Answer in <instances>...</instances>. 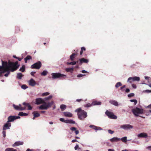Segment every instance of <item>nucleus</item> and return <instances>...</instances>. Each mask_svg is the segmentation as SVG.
<instances>
[{
	"mask_svg": "<svg viewBox=\"0 0 151 151\" xmlns=\"http://www.w3.org/2000/svg\"><path fill=\"white\" fill-rule=\"evenodd\" d=\"M2 66H0V71H5L7 73L4 75V76L7 77L10 73V72H13L17 70L19 68V65L18 64V61L12 62L9 61L8 63L6 61H4L2 60Z\"/></svg>",
	"mask_w": 151,
	"mask_h": 151,
	"instance_id": "1",
	"label": "nucleus"
},
{
	"mask_svg": "<svg viewBox=\"0 0 151 151\" xmlns=\"http://www.w3.org/2000/svg\"><path fill=\"white\" fill-rule=\"evenodd\" d=\"M76 111L77 112L78 118L81 120H84V119L87 116V112L84 110H82L81 108L76 110Z\"/></svg>",
	"mask_w": 151,
	"mask_h": 151,
	"instance_id": "2",
	"label": "nucleus"
},
{
	"mask_svg": "<svg viewBox=\"0 0 151 151\" xmlns=\"http://www.w3.org/2000/svg\"><path fill=\"white\" fill-rule=\"evenodd\" d=\"M53 103L54 102L52 101L50 102H48L46 104H43L39 107V108L40 110H47L49 108L51 107Z\"/></svg>",
	"mask_w": 151,
	"mask_h": 151,
	"instance_id": "3",
	"label": "nucleus"
},
{
	"mask_svg": "<svg viewBox=\"0 0 151 151\" xmlns=\"http://www.w3.org/2000/svg\"><path fill=\"white\" fill-rule=\"evenodd\" d=\"M52 78L54 79L56 78L63 79L66 77V76L63 74H61L60 73H53L51 74Z\"/></svg>",
	"mask_w": 151,
	"mask_h": 151,
	"instance_id": "4",
	"label": "nucleus"
},
{
	"mask_svg": "<svg viewBox=\"0 0 151 151\" xmlns=\"http://www.w3.org/2000/svg\"><path fill=\"white\" fill-rule=\"evenodd\" d=\"M132 111L135 116H138V114H142L143 113V110L142 109L136 107L135 108L132 109Z\"/></svg>",
	"mask_w": 151,
	"mask_h": 151,
	"instance_id": "5",
	"label": "nucleus"
},
{
	"mask_svg": "<svg viewBox=\"0 0 151 151\" xmlns=\"http://www.w3.org/2000/svg\"><path fill=\"white\" fill-rule=\"evenodd\" d=\"M42 63L41 62L38 61L37 62L35 63L31 66L32 69H39L42 66Z\"/></svg>",
	"mask_w": 151,
	"mask_h": 151,
	"instance_id": "6",
	"label": "nucleus"
},
{
	"mask_svg": "<svg viewBox=\"0 0 151 151\" xmlns=\"http://www.w3.org/2000/svg\"><path fill=\"white\" fill-rule=\"evenodd\" d=\"M105 114L110 119H116L117 118L116 116L115 115L113 112L109 111L107 110L106 111Z\"/></svg>",
	"mask_w": 151,
	"mask_h": 151,
	"instance_id": "7",
	"label": "nucleus"
},
{
	"mask_svg": "<svg viewBox=\"0 0 151 151\" xmlns=\"http://www.w3.org/2000/svg\"><path fill=\"white\" fill-rule=\"evenodd\" d=\"M101 104V102L100 101H94L92 102L91 104L90 103H88L84 105V106L86 107H91L92 105H100Z\"/></svg>",
	"mask_w": 151,
	"mask_h": 151,
	"instance_id": "8",
	"label": "nucleus"
},
{
	"mask_svg": "<svg viewBox=\"0 0 151 151\" xmlns=\"http://www.w3.org/2000/svg\"><path fill=\"white\" fill-rule=\"evenodd\" d=\"M20 118L19 116H10L8 118V122H13L15 120Z\"/></svg>",
	"mask_w": 151,
	"mask_h": 151,
	"instance_id": "9",
	"label": "nucleus"
},
{
	"mask_svg": "<svg viewBox=\"0 0 151 151\" xmlns=\"http://www.w3.org/2000/svg\"><path fill=\"white\" fill-rule=\"evenodd\" d=\"M13 106L14 109L17 110L22 111L26 109L25 107H22L20 104L19 106L16 105L14 104H13Z\"/></svg>",
	"mask_w": 151,
	"mask_h": 151,
	"instance_id": "10",
	"label": "nucleus"
},
{
	"mask_svg": "<svg viewBox=\"0 0 151 151\" xmlns=\"http://www.w3.org/2000/svg\"><path fill=\"white\" fill-rule=\"evenodd\" d=\"M35 104L37 105H39L42 104H46L45 101L44 100L41 98H37L35 100Z\"/></svg>",
	"mask_w": 151,
	"mask_h": 151,
	"instance_id": "11",
	"label": "nucleus"
},
{
	"mask_svg": "<svg viewBox=\"0 0 151 151\" xmlns=\"http://www.w3.org/2000/svg\"><path fill=\"white\" fill-rule=\"evenodd\" d=\"M11 126V124L7 122L4 125L3 128V130H6L10 129Z\"/></svg>",
	"mask_w": 151,
	"mask_h": 151,
	"instance_id": "12",
	"label": "nucleus"
},
{
	"mask_svg": "<svg viewBox=\"0 0 151 151\" xmlns=\"http://www.w3.org/2000/svg\"><path fill=\"white\" fill-rule=\"evenodd\" d=\"M120 127L124 129L127 130L132 128L133 127L130 124H124L121 125Z\"/></svg>",
	"mask_w": 151,
	"mask_h": 151,
	"instance_id": "13",
	"label": "nucleus"
},
{
	"mask_svg": "<svg viewBox=\"0 0 151 151\" xmlns=\"http://www.w3.org/2000/svg\"><path fill=\"white\" fill-rule=\"evenodd\" d=\"M78 61L79 64L80 65H81L83 63H87L88 62V60L84 58H82L80 59Z\"/></svg>",
	"mask_w": 151,
	"mask_h": 151,
	"instance_id": "14",
	"label": "nucleus"
},
{
	"mask_svg": "<svg viewBox=\"0 0 151 151\" xmlns=\"http://www.w3.org/2000/svg\"><path fill=\"white\" fill-rule=\"evenodd\" d=\"M29 85L32 86H34L36 84L35 81L32 78H31L29 81Z\"/></svg>",
	"mask_w": 151,
	"mask_h": 151,
	"instance_id": "15",
	"label": "nucleus"
},
{
	"mask_svg": "<svg viewBox=\"0 0 151 151\" xmlns=\"http://www.w3.org/2000/svg\"><path fill=\"white\" fill-rule=\"evenodd\" d=\"M138 137H139L147 138L148 137V135L146 133L142 132L138 134Z\"/></svg>",
	"mask_w": 151,
	"mask_h": 151,
	"instance_id": "16",
	"label": "nucleus"
},
{
	"mask_svg": "<svg viewBox=\"0 0 151 151\" xmlns=\"http://www.w3.org/2000/svg\"><path fill=\"white\" fill-rule=\"evenodd\" d=\"M89 127L92 128L93 129H94L96 131L97 130H101L102 129V128H101L100 127H98L93 125H91L89 126Z\"/></svg>",
	"mask_w": 151,
	"mask_h": 151,
	"instance_id": "17",
	"label": "nucleus"
},
{
	"mask_svg": "<svg viewBox=\"0 0 151 151\" xmlns=\"http://www.w3.org/2000/svg\"><path fill=\"white\" fill-rule=\"evenodd\" d=\"M32 114L34 116V117L33 118V119L34 120L35 119L36 117H38L40 116V114L37 111H34L32 112Z\"/></svg>",
	"mask_w": 151,
	"mask_h": 151,
	"instance_id": "18",
	"label": "nucleus"
},
{
	"mask_svg": "<svg viewBox=\"0 0 151 151\" xmlns=\"http://www.w3.org/2000/svg\"><path fill=\"white\" fill-rule=\"evenodd\" d=\"M109 102L111 104L115 106H118L119 105L118 102L115 100H110L109 101Z\"/></svg>",
	"mask_w": 151,
	"mask_h": 151,
	"instance_id": "19",
	"label": "nucleus"
},
{
	"mask_svg": "<svg viewBox=\"0 0 151 151\" xmlns=\"http://www.w3.org/2000/svg\"><path fill=\"white\" fill-rule=\"evenodd\" d=\"M120 140V138L116 137H114L110 139V141L111 142H117Z\"/></svg>",
	"mask_w": 151,
	"mask_h": 151,
	"instance_id": "20",
	"label": "nucleus"
},
{
	"mask_svg": "<svg viewBox=\"0 0 151 151\" xmlns=\"http://www.w3.org/2000/svg\"><path fill=\"white\" fill-rule=\"evenodd\" d=\"M63 114L66 117H71L72 116V114L69 112H64Z\"/></svg>",
	"mask_w": 151,
	"mask_h": 151,
	"instance_id": "21",
	"label": "nucleus"
},
{
	"mask_svg": "<svg viewBox=\"0 0 151 151\" xmlns=\"http://www.w3.org/2000/svg\"><path fill=\"white\" fill-rule=\"evenodd\" d=\"M23 144V142H16L13 145V147H14L16 146H19V145H22Z\"/></svg>",
	"mask_w": 151,
	"mask_h": 151,
	"instance_id": "22",
	"label": "nucleus"
},
{
	"mask_svg": "<svg viewBox=\"0 0 151 151\" xmlns=\"http://www.w3.org/2000/svg\"><path fill=\"white\" fill-rule=\"evenodd\" d=\"M76 129V128L75 127H72L70 128V129L71 131H75V133L76 135L78 134L79 133V131L78 130H77Z\"/></svg>",
	"mask_w": 151,
	"mask_h": 151,
	"instance_id": "23",
	"label": "nucleus"
},
{
	"mask_svg": "<svg viewBox=\"0 0 151 151\" xmlns=\"http://www.w3.org/2000/svg\"><path fill=\"white\" fill-rule=\"evenodd\" d=\"M130 79H133L134 81H139L140 80V78L139 77L135 76L133 77H130L129 80Z\"/></svg>",
	"mask_w": 151,
	"mask_h": 151,
	"instance_id": "24",
	"label": "nucleus"
},
{
	"mask_svg": "<svg viewBox=\"0 0 151 151\" xmlns=\"http://www.w3.org/2000/svg\"><path fill=\"white\" fill-rule=\"evenodd\" d=\"M24 75L21 73H18L17 74V78L19 79H22Z\"/></svg>",
	"mask_w": 151,
	"mask_h": 151,
	"instance_id": "25",
	"label": "nucleus"
},
{
	"mask_svg": "<svg viewBox=\"0 0 151 151\" xmlns=\"http://www.w3.org/2000/svg\"><path fill=\"white\" fill-rule=\"evenodd\" d=\"M79 62V61L78 60L77 61H73L71 62H67V64L68 65H75L76 64V63H78Z\"/></svg>",
	"mask_w": 151,
	"mask_h": 151,
	"instance_id": "26",
	"label": "nucleus"
},
{
	"mask_svg": "<svg viewBox=\"0 0 151 151\" xmlns=\"http://www.w3.org/2000/svg\"><path fill=\"white\" fill-rule=\"evenodd\" d=\"M32 59V58L31 56L28 55L24 59L25 62L27 63V61L29 60H31Z\"/></svg>",
	"mask_w": 151,
	"mask_h": 151,
	"instance_id": "27",
	"label": "nucleus"
},
{
	"mask_svg": "<svg viewBox=\"0 0 151 151\" xmlns=\"http://www.w3.org/2000/svg\"><path fill=\"white\" fill-rule=\"evenodd\" d=\"M66 105L64 104H62L60 106V108L62 111H63L66 109Z\"/></svg>",
	"mask_w": 151,
	"mask_h": 151,
	"instance_id": "28",
	"label": "nucleus"
},
{
	"mask_svg": "<svg viewBox=\"0 0 151 151\" xmlns=\"http://www.w3.org/2000/svg\"><path fill=\"white\" fill-rule=\"evenodd\" d=\"M77 55V54L75 53H73L70 56V58L72 61H73L75 57V56Z\"/></svg>",
	"mask_w": 151,
	"mask_h": 151,
	"instance_id": "29",
	"label": "nucleus"
},
{
	"mask_svg": "<svg viewBox=\"0 0 151 151\" xmlns=\"http://www.w3.org/2000/svg\"><path fill=\"white\" fill-rule=\"evenodd\" d=\"M5 151H17V150L12 148H8L6 149Z\"/></svg>",
	"mask_w": 151,
	"mask_h": 151,
	"instance_id": "30",
	"label": "nucleus"
},
{
	"mask_svg": "<svg viewBox=\"0 0 151 151\" xmlns=\"http://www.w3.org/2000/svg\"><path fill=\"white\" fill-rule=\"evenodd\" d=\"M28 115V114L23 113L22 112H20L18 114V115L20 116H26Z\"/></svg>",
	"mask_w": 151,
	"mask_h": 151,
	"instance_id": "31",
	"label": "nucleus"
},
{
	"mask_svg": "<svg viewBox=\"0 0 151 151\" xmlns=\"http://www.w3.org/2000/svg\"><path fill=\"white\" fill-rule=\"evenodd\" d=\"M73 70V68H67L65 69V71L67 72H70L71 73H72Z\"/></svg>",
	"mask_w": 151,
	"mask_h": 151,
	"instance_id": "32",
	"label": "nucleus"
},
{
	"mask_svg": "<svg viewBox=\"0 0 151 151\" xmlns=\"http://www.w3.org/2000/svg\"><path fill=\"white\" fill-rule=\"evenodd\" d=\"M75 122L71 120H67L66 123L75 124Z\"/></svg>",
	"mask_w": 151,
	"mask_h": 151,
	"instance_id": "33",
	"label": "nucleus"
},
{
	"mask_svg": "<svg viewBox=\"0 0 151 151\" xmlns=\"http://www.w3.org/2000/svg\"><path fill=\"white\" fill-rule=\"evenodd\" d=\"M120 140H121L122 142L125 143L127 141V137H125L121 139L120 138Z\"/></svg>",
	"mask_w": 151,
	"mask_h": 151,
	"instance_id": "34",
	"label": "nucleus"
},
{
	"mask_svg": "<svg viewBox=\"0 0 151 151\" xmlns=\"http://www.w3.org/2000/svg\"><path fill=\"white\" fill-rule=\"evenodd\" d=\"M19 70L22 72H24L25 70V66L24 65H22V67L20 68Z\"/></svg>",
	"mask_w": 151,
	"mask_h": 151,
	"instance_id": "35",
	"label": "nucleus"
},
{
	"mask_svg": "<svg viewBox=\"0 0 151 151\" xmlns=\"http://www.w3.org/2000/svg\"><path fill=\"white\" fill-rule=\"evenodd\" d=\"M122 85V84L120 82H117L116 84L115 87L116 88H117L119 86H120Z\"/></svg>",
	"mask_w": 151,
	"mask_h": 151,
	"instance_id": "36",
	"label": "nucleus"
},
{
	"mask_svg": "<svg viewBox=\"0 0 151 151\" xmlns=\"http://www.w3.org/2000/svg\"><path fill=\"white\" fill-rule=\"evenodd\" d=\"M86 50V48L84 47H82L81 48V50L80 52V55H82L83 53V51Z\"/></svg>",
	"mask_w": 151,
	"mask_h": 151,
	"instance_id": "37",
	"label": "nucleus"
},
{
	"mask_svg": "<svg viewBox=\"0 0 151 151\" xmlns=\"http://www.w3.org/2000/svg\"><path fill=\"white\" fill-rule=\"evenodd\" d=\"M47 71L44 70L41 73V75L42 76H45L47 74Z\"/></svg>",
	"mask_w": 151,
	"mask_h": 151,
	"instance_id": "38",
	"label": "nucleus"
},
{
	"mask_svg": "<svg viewBox=\"0 0 151 151\" xmlns=\"http://www.w3.org/2000/svg\"><path fill=\"white\" fill-rule=\"evenodd\" d=\"M52 97V96L51 95L50 96H49L46 97L45 98V100L46 101L50 99Z\"/></svg>",
	"mask_w": 151,
	"mask_h": 151,
	"instance_id": "39",
	"label": "nucleus"
},
{
	"mask_svg": "<svg viewBox=\"0 0 151 151\" xmlns=\"http://www.w3.org/2000/svg\"><path fill=\"white\" fill-rule=\"evenodd\" d=\"M130 101L132 102H134V105H136L137 103V101L136 99H132L130 100Z\"/></svg>",
	"mask_w": 151,
	"mask_h": 151,
	"instance_id": "40",
	"label": "nucleus"
},
{
	"mask_svg": "<svg viewBox=\"0 0 151 151\" xmlns=\"http://www.w3.org/2000/svg\"><path fill=\"white\" fill-rule=\"evenodd\" d=\"M59 120L61 122H63L65 123H66L67 120H65L63 118H60Z\"/></svg>",
	"mask_w": 151,
	"mask_h": 151,
	"instance_id": "41",
	"label": "nucleus"
},
{
	"mask_svg": "<svg viewBox=\"0 0 151 151\" xmlns=\"http://www.w3.org/2000/svg\"><path fill=\"white\" fill-rule=\"evenodd\" d=\"M6 132L5 131V130H3V131L2 132V134H3V137L4 138L6 136Z\"/></svg>",
	"mask_w": 151,
	"mask_h": 151,
	"instance_id": "42",
	"label": "nucleus"
},
{
	"mask_svg": "<svg viewBox=\"0 0 151 151\" xmlns=\"http://www.w3.org/2000/svg\"><path fill=\"white\" fill-rule=\"evenodd\" d=\"M134 94L133 93H130L128 95V97H132L134 96Z\"/></svg>",
	"mask_w": 151,
	"mask_h": 151,
	"instance_id": "43",
	"label": "nucleus"
},
{
	"mask_svg": "<svg viewBox=\"0 0 151 151\" xmlns=\"http://www.w3.org/2000/svg\"><path fill=\"white\" fill-rule=\"evenodd\" d=\"M49 94L50 93L49 92H47L43 93L42 94V95L43 96H46L49 95Z\"/></svg>",
	"mask_w": 151,
	"mask_h": 151,
	"instance_id": "44",
	"label": "nucleus"
},
{
	"mask_svg": "<svg viewBox=\"0 0 151 151\" xmlns=\"http://www.w3.org/2000/svg\"><path fill=\"white\" fill-rule=\"evenodd\" d=\"M22 88L23 89H25L27 88V87L26 85H23L22 86Z\"/></svg>",
	"mask_w": 151,
	"mask_h": 151,
	"instance_id": "45",
	"label": "nucleus"
},
{
	"mask_svg": "<svg viewBox=\"0 0 151 151\" xmlns=\"http://www.w3.org/2000/svg\"><path fill=\"white\" fill-rule=\"evenodd\" d=\"M108 132L109 133H110L111 134H112L114 132V131H112L110 129L108 130Z\"/></svg>",
	"mask_w": 151,
	"mask_h": 151,
	"instance_id": "46",
	"label": "nucleus"
},
{
	"mask_svg": "<svg viewBox=\"0 0 151 151\" xmlns=\"http://www.w3.org/2000/svg\"><path fill=\"white\" fill-rule=\"evenodd\" d=\"M130 78V77H129L128 79V80H127V81L128 82H129V83H132V82L134 81H133V79H130V80H129V79Z\"/></svg>",
	"mask_w": 151,
	"mask_h": 151,
	"instance_id": "47",
	"label": "nucleus"
},
{
	"mask_svg": "<svg viewBox=\"0 0 151 151\" xmlns=\"http://www.w3.org/2000/svg\"><path fill=\"white\" fill-rule=\"evenodd\" d=\"M27 106L28 107V109L31 110L32 109V107L29 104Z\"/></svg>",
	"mask_w": 151,
	"mask_h": 151,
	"instance_id": "48",
	"label": "nucleus"
},
{
	"mask_svg": "<svg viewBox=\"0 0 151 151\" xmlns=\"http://www.w3.org/2000/svg\"><path fill=\"white\" fill-rule=\"evenodd\" d=\"M23 104L24 105L27 106L29 104L25 102H24L23 103Z\"/></svg>",
	"mask_w": 151,
	"mask_h": 151,
	"instance_id": "49",
	"label": "nucleus"
},
{
	"mask_svg": "<svg viewBox=\"0 0 151 151\" xmlns=\"http://www.w3.org/2000/svg\"><path fill=\"white\" fill-rule=\"evenodd\" d=\"M7 71V70H5L4 71H0V77L2 75V74L3 73H4L5 72V71Z\"/></svg>",
	"mask_w": 151,
	"mask_h": 151,
	"instance_id": "50",
	"label": "nucleus"
},
{
	"mask_svg": "<svg viewBox=\"0 0 151 151\" xmlns=\"http://www.w3.org/2000/svg\"><path fill=\"white\" fill-rule=\"evenodd\" d=\"M84 75H84L80 74L78 75H77V76L78 77H83V76H84Z\"/></svg>",
	"mask_w": 151,
	"mask_h": 151,
	"instance_id": "51",
	"label": "nucleus"
},
{
	"mask_svg": "<svg viewBox=\"0 0 151 151\" xmlns=\"http://www.w3.org/2000/svg\"><path fill=\"white\" fill-rule=\"evenodd\" d=\"M126 87V86L125 85H124L123 86L121 87V88H120V89L122 90V91H123L124 90H123V89L125 88Z\"/></svg>",
	"mask_w": 151,
	"mask_h": 151,
	"instance_id": "52",
	"label": "nucleus"
},
{
	"mask_svg": "<svg viewBox=\"0 0 151 151\" xmlns=\"http://www.w3.org/2000/svg\"><path fill=\"white\" fill-rule=\"evenodd\" d=\"M36 73V72H32L31 73H30V74L32 76H34L35 73Z\"/></svg>",
	"mask_w": 151,
	"mask_h": 151,
	"instance_id": "53",
	"label": "nucleus"
},
{
	"mask_svg": "<svg viewBox=\"0 0 151 151\" xmlns=\"http://www.w3.org/2000/svg\"><path fill=\"white\" fill-rule=\"evenodd\" d=\"M132 86L133 88H136V86L135 84H132Z\"/></svg>",
	"mask_w": 151,
	"mask_h": 151,
	"instance_id": "54",
	"label": "nucleus"
},
{
	"mask_svg": "<svg viewBox=\"0 0 151 151\" xmlns=\"http://www.w3.org/2000/svg\"><path fill=\"white\" fill-rule=\"evenodd\" d=\"M79 146L78 145H76L75 147L74 148L75 150H76L78 148Z\"/></svg>",
	"mask_w": 151,
	"mask_h": 151,
	"instance_id": "55",
	"label": "nucleus"
},
{
	"mask_svg": "<svg viewBox=\"0 0 151 151\" xmlns=\"http://www.w3.org/2000/svg\"><path fill=\"white\" fill-rule=\"evenodd\" d=\"M129 91H130V90L129 88H127L126 89L125 92L126 93H129Z\"/></svg>",
	"mask_w": 151,
	"mask_h": 151,
	"instance_id": "56",
	"label": "nucleus"
},
{
	"mask_svg": "<svg viewBox=\"0 0 151 151\" xmlns=\"http://www.w3.org/2000/svg\"><path fill=\"white\" fill-rule=\"evenodd\" d=\"M145 92L149 93L151 92V90H147L145 91Z\"/></svg>",
	"mask_w": 151,
	"mask_h": 151,
	"instance_id": "57",
	"label": "nucleus"
},
{
	"mask_svg": "<svg viewBox=\"0 0 151 151\" xmlns=\"http://www.w3.org/2000/svg\"><path fill=\"white\" fill-rule=\"evenodd\" d=\"M83 101V100L82 99H77L76 100V101H78V102H80L81 101Z\"/></svg>",
	"mask_w": 151,
	"mask_h": 151,
	"instance_id": "58",
	"label": "nucleus"
},
{
	"mask_svg": "<svg viewBox=\"0 0 151 151\" xmlns=\"http://www.w3.org/2000/svg\"><path fill=\"white\" fill-rule=\"evenodd\" d=\"M82 72L83 73H87V72L85 70H82Z\"/></svg>",
	"mask_w": 151,
	"mask_h": 151,
	"instance_id": "59",
	"label": "nucleus"
},
{
	"mask_svg": "<svg viewBox=\"0 0 151 151\" xmlns=\"http://www.w3.org/2000/svg\"><path fill=\"white\" fill-rule=\"evenodd\" d=\"M78 142V141L76 139H73V140H72V142H73V143L75 142Z\"/></svg>",
	"mask_w": 151,
	"mask_h": 151,
	"instance_id": "60",
	"label": "nucleus"
},
{
	"mask_svg": "<svg viewBox=\"0 0 151 151\" xmlns=\"http://www.w3.org/2000/svg\"><path fill=\"white\" fill-rule=\"evenodd\" d=\"M147 107L150 109H151V104L148 105Z\"/></svg>",
	"mask_w": 151,
	"mask_h": 151,
	"instance_id": "61",
	"label": "nucleus"
},
{
	"mask_svg": "<svg viewBox=\"0 0 151 151\" xmlns=\"http://www.w3.org/2000/svg\"><path fill=\"white\" fill-rule=\"evenodd\" d=\"M108 151H115L114 150V149H109L108 150Z\"/></svg>",
	"mask_w": 151,
	"mask_h": 151,
	"instance_id": "62",
	"label": "nucleus"
},
{
	"mask_svg": "<svg viewBox=\"0 0 151 151\" xmlns=\"http://www.w3.org/2000/svg\"><path fill=\"white\" fill-rule=\"evenodd\" d=\"M147 148L151 150V146H148V147H147Z\"/></svg>",
	"mask_w": 151,
	"mask_h": 151,
	"instance_id": "63",
	"label": "nucleus"
},
{
	"mask_svg": "<svg viewBox=\"0 0 151 151\" xmlns=\"http://www.w3.org/2000/svg\"><path fill=\"white\" fill-rule=\"evenodd\" d=\"M26 151H33L32 150H30L29 149H27Z\"/></svg>",
	"mask_w": 151,
	"mask_h": 151,
	"instance_id": "64",
	"label": "nucleus"
}]
</instances>
